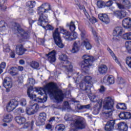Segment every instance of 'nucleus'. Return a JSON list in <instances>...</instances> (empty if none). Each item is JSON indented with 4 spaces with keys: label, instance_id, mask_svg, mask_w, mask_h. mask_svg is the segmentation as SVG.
Masks as SVG:
<instances>
[{
    "label": "nucleus",
    "instance_id": "nucleus-56",
    "mask_svg": "<svg viewBox=\"0 0 131 131\" xmlns=\"http://www.w3.org/2000/svg\"><path fill=\"white\" fill-rule=\"evenodd\" d=\"M117 6L119 8V9H125L124 7V6L119 4V3H117Z\"/></svg>",
    "mask_w": 131,
    "mask_h": 131
},
{
    "label": "nucleus",
    "instance_id": "nucleus-19",
    "mask_svg": "<svg viewBox=\"0 0 131 131\" xmlns=\"http://www.w3.org/2000/svg\"><path fill=\"white\" fill-rule=\"evenodd\" d=\"M16 52L17 55H19L20 56H22V55L25 53V52L27 51V49L24 48L22 44L17 45L16 47Z\"/></svg>",
    "mask_w": 131,
    "mask_h": 131
},
{
    "label": "nucleus",
    "instance_id": "nucleus-57",
    "mask_svg": "<svg viewBox=\"0 0 131 131\" xmlns=\"http://www.w3.org/2000/svg\"><path fill=\"white\" fill-rule=\"evenodd\" d=\"M94 38L95 41L97 43H99V37L98 36V35L97 34H94Z\"/></svg>",
    "mask_w": 131,
    "mask_h": 131
},
{
    "label": "nucleus",
    "instance_id": "nucleus-28",
    "mask_svg": "<svg viewBox=\"0 0 131 131\" xmlns=\"http://www.w3.org/2000/svg\"><path fill=\"white\" fill-rule=\"evenodd\" d=\"M8 73H9V74L12 76L18 75L19 73V72L18 71V68L16 67L10 68L9 70L8 71Z\"/></svg>",
    "mask_w": 131,
    "mask_h": 131
},
{
    "label": "nucleus",
    "instance_id": "nucleus-61",
    "mask_svg": "<svg viewBox=\"0 0 131 131\" xmlns=\"http://www.w3.org/2000/svg\"><path fill=\"white\" fill-rule=\"evenodd\" d=\"M24 69V68L22 66H18L17 68V70H19V71H23Z\"/></svg>",
    "mask_w": 131,
    "mask_h": 131
},
{
    "label": "nucleus",
    "instance_id": "nucleus-26",
    "mask_svg": "<svg viewBox=\"0 0 131 131\" xmlns=\"http://www.w3.org/2000/svg\"><path fill=\"white\" fill-rule=\"evenodd\" d=\"M98 71L100 74H106L108 71V68L105 64H101L98 67Z\"/></svg>",
    "mask_w": 131,
    "mask_h": 131
},
{
    "label": "nucleus",
    "instance_id": "nucleus-40",
    "mask_svg": "<svg viewBox=\"0 0 131 131\" xmlns=\"http://www.w3.org/2000/svg\"><path fill=\"white\" fill-rule=\"evenodd\" d=\"M55 129L56 131H63L65 129V125L63 124L57 125L55 127Z\"/></svg>",
    "mask_w": 131,
    "mask_h": 131
},
{
    "label": "nucleus",
    "instance_id": "nucleus-51",
    "mask_svg": "<svg viewBox=\"0 0 131 131\" xmlns=\"http://www.w3.org/2000/svg\"><path fill=\"white\" fill-rule=\"evenodd\" d=\"M119 117L121 119H125V112L121 113L119 114Z\"/></svg>",
    "mask_w": 131,
    "mask_h": 131
},
{
    "label": "nucleus",
    "instance_id": "nucleus-38",
    "mask_svg": "<svg viewBox=\"0 0 131 131\" xmlns=\"http://www.w3.org/2000/svg\"><path fill=\"white\" fill-rule=\"evenodd\" d=\"M123 4L125 9H129L131 7L130 2L128 0H123Z\"/></svg>",
    "mask_w": 131,
    "mask_h": 131
},
{
    "label": "nucleus",
    "instance_id": "nucleus-2",
    "mask_svg": "<svg viewBox=\"0 0 131 131\" xmlns=\"http://www.w3.org/2000/svg\"><path fill=\"white\" fill-rule=\"evenodd\" d=\"M82 59L83 61L80 63L82 73L78 77L82 78V81L87 84L88 85H90V84L93 85V82H92L93 78L90 76L83 75L86 74L89 70H90V67L92 66L93 62H94V57L88 55H84L82 56Z\"/></svg>",
    "mask_w": 131,
    "mask_h": 131
},
{
    "label": "nucleus",
    "instance_id": "nucleus-22",
    "mask_svg": "<svg viewBox=\"0 0 131 131\" xmlns=\"http://www.w3.org/2000/svg\"><path fill=\"white\" fill-rule=\"evenodd\" d=\"M33 93H34V91H33L32 88L31 87L28 88L27 91V95L29 98H30L31 100H34V101H37V99H36V95L34 94Z\"/></svg>",
    "mask_w": 131,
    "mask_h": 131
},
{
    "label": "nucleus",
    "instance_id": "nucleus-49",
    "mask_svg": "<svg viewBox=\"0 0 131 131\" xmlns=\"http://www.w3.org/2000/svg\"><path fill=\"white\" fill-rule=\"evenodd\" d=\"M16 111L18 114H21V113H24V109L21 107H19L16 110Z\"/></svg>",
    "mask_w": 131,
    "mask_h": 131
},
{
    "label": "nucleus",
    "instance_id": "nucleus-5",
    "mask_svg": "<svg viewBox=\"0 0 131 131\" xmlns=\"http://www.w3.org/2000/svg\"><path fill=\"white\" fill-rule=\"evenodd\" d=\"M113 104H114V102H113L111 98L107 97L105 99L103 108L106 111L102 112V116L106 119L112 117V113H113V110H114Z\"/></svg>",
    "mask_w": 131,
    "mask_h": 131
},
{
    "label": "nucleus",
    "instance_id": "nucleus-62",
    "mask_svg": "<svg viewBox=\"0 0 131 131\" xmlns=\"http://www.w3.org/2000/svg\"><path fill=\"white\" fill-rule=\"evenodd\" d=\"M19 63L20 65H24V64H25V61L23 59H20Z\"/></svg>",
    "mask_w": 131,
    "mask_h": 131
},
{
    "label": "nucleus",
    "instance_id": "nucleus-20",
    "mask_svg": "<svg viewBox=\"0 0 131 131\" xmlns=\"http://www.w3.org/2000/svg\"><path fill=\"white\" fill-rule=\"evenodd\" d=\"M115 124V121L111 120L106 123L105 126V130L106 131H111L114 128V125Z\"/></svg>",
    "mask_w": 131,
    "mask_h": 131
},
{
    "label": "nucleus",
    "instance_id": "nucleus-4",
    "mask_svg": "<svg viewBox=\"0 0 131 131\" xmlns=\"http://www.w3.org/2000/svg\"><path fill=\"white\" fill-rule=\"evenodd\" d=\"M67 26L69 27V29L72 33L66 30L63 28H61L60 32H61L63 35H65V39H67V40L70 41L76 39V38H77V34L74 32L76 29L74 22L71 21L70 24H67Z\"/></svg>",
    "mask_w": 131,
    "mask_h": 131
},
{
    "label": "nucleus",
    "instance_id": "nucleus-42",
    "mask_svg": "<svg viewBox=\"0 0 131 131\" xmlns=\"http://www.w3.org/2000/svg\"><path fill=\"white\" fill-rule=\"evenodd\" d=\"M125 47L128 54H131V41L126 42Z\"/></svg>",
    "mask_w": 131,
    "mask_h": 131
},
{
    "label": "nucleus",
    "instance_id": "nucleus-34",
    "mask_svg": "<svg viewBox=\"0 0 131 131\" xmlns=\"http://www.w3.org/2000/svg\"><path fill=\"white\" fill-rule=\"evenodd\" d=\"M92 107L91 104H88L85 105H81L79 103L77 104V108L78 110H81V109H90Z\"/></svg>",
    "mask_w": 131,
    "mask_h": 131
},
{
    "label": "nucleus",
    "instance_id": "nucleus-37",
    "mask_svg": "<svg viewBox=\"0 0 131 131\" xmlns=\"http://www.w3.org/2000/svg\"><path fill=\"white\" fill-rule=\"evenodd\" d=\"M85 16L87 17L88 19L90 21L92 24H94V23H96L97 22V18H96L95 17L92 16L91 18L90 17V15H89V13L85 14Z\"/></svg>",
    "mask_w": 131,
    "mask_h": 131
},
{
    "label": "nucleus",
    "instance_id": "nucleus-27",
    "mask_svg": "<svg viewBox=\"0 0 131 131\" xmlns=\"http://www.w3.org/2000/svg\"><path fill=\"white\" fill-rule=\"evenodd\" d=\"M15 121L18 124H24V123H25L26 122V119L25 117L21 116H18L15 117Z\"/></svg>",
    "mask_w": 131,
    "mask_h": 131
},
{
    "label": "nucleus",
    "instance_id": "nucleus-39",
    "mask_svg": "<svg viewBox=\"0 0 131 131\" xmlns=\"http://www.w3.org/2000/svg\"><path fill=\"white\" fill-rule=\"evenodd\" d=\"M44 95L45 96H43L42 98H37V100H38V103H45V102H47V100H48V97L46 94Z\"/></svg>",
    "mask_w": 131,
    "mask_h": 131
},
{
    "label": "nucleus",
    "instance_id": "nucleus-11",
    "mask_svg": "<svg viewBox=\"0 0 131 131\" xmlns=\"http://www.w3.org/2000/svg\"><path fill=\"white\" fill-rule=\"evenodd\" d=\"M38 108V105L36 103H34L33 105H31L29 107L26 108V113L28 115H33V114L37 112Z\"/></svg>",
    "mask_w": 131,
    "mask_h": 131
},
{
    "label": "nucleus",
    "instance_id": "nucleus-47",
    "mask_svg": "<svg viewBox=\"0 0 131 131\" xmlns=\"http://www.w3.org/2000/svg\"><path fill=\"white\" fill-rule=\"evenodd\" d=\"M6 25H7V23L5 21L1 20L0 21V28H5Z\"/></svg>",
    "mask_w": 131,
    "mask_h": 131
},
{
    "label": "nucleus",
    "instance_id": "nucleus-48",
    "mask_svg": "<svg viewBox=\"0 0 131 131\" xmlns=\"http://www.w3.org/2000/svg\"><path fill=\"white\" fill-rule=\"evenodd\" d=\"M90 100L91 102H93L94 103H96V102H97L98 103V100H97V96L95 95L91 96Z\"/></svg>",
    "mask_w": 131,
    "mask_h": 131
},
{
    "label": "nucleus",
    "instance_id": "nucleus-12",
    "mask_svg": "<svg viewBox=\"0 0 131 131\" xmlns=\"http://www.w3.org/2000/svg\"><path fill=\"white\" fill-rule=\"evenodd\" d=\"M18 105H19V103L16 99H12L7 106V111L8 112H11V111L16 109V107L18 106Z\"/></svg>",
    "mask_w": 131,
    "mask_h": 131
},
{
    "label": "nucleus",
    "instance_id": "nucleus-46",
    "mask_svg": "<svg viewBox=\"0 0 131 131\" xmlns=\"http://www.w3.org/2000/svg\"><path fill=\"white\" fill-rule=\"evenodd\" d=\"M131 113L130 112H125V119H130Z\"/></svg>",
    "mask_w": 131,
    "mask_h": 131
},
{
    "label": "nucleus",
    "instance_id": "nucleus-54",
    "mask_svg": "<svg viewBox=\"0 0 131 131\" xmlns=\"http://www.w3.org/2000/svg\"><path fill=\"white\" fill-rule=\"evenodd\" d=\"M5 68H6V62H2L0 64V69H2L3 70V69H5Z\"/></svg>",
    "mask_w": 131,
    "mask_h": 131
},
{
    "label": "nucleus",
    "instance_id": "nucleus-9",
    "mask_svg": "<svg viewBox=\"0 0 131 131\" xmlns=\"http://www.w3.org/2000/svg\"><path fill=\"white\" fill-rule=\"evenodd\" d=\"M53 36L56 45L60 49L64 48V45L62 42V39H61V36H60V33L59 32V29L58 28L53 32Z\"/></svg>",
    "mask_w": 131,
    "mask_h": 131
},
{
    "label": "nucleus",
    "instance_id": "nucleus-63",
    "mask_svg": "<svg viewBox=\"0 0 131 131\" xmlns=\"http://www.w3.org/2000/svg\"><path fill=\"white\" fill-rule=\"evenodd\" d=\"M34 12V11L33 10V9H32V8H30L28 10V12L29 13V14H32Z\"/></svg>",
    "mask_w": 131,
    "mask_h": 131
},
{
    "label": "nucleus",
    "instance_id": "nucleus-24",
    "mask_svg": "<svg viewBox=\"0 0 131 131\" xmlns=\"http://www.w3.org/2000/svg\"><path fill=\"white\" fill-rule=\"evenodd\" d=\"M117 129H119L120 131H127V124L124 122H121L117 124Z\"/></svg>",
    "mask_w": 131,
    "mask_h": 131
},
{
    "label": "nucleus",
    "instance_id": "nucleus-33",
    "mask_svg": "<svg viewBox=\"0 0 131 131\" xmlns=\"http://www.w3.org/2000/svg\"><path fill=\"white\" fill-rule=\"evenodd\" d=\"M36 5V2L34 1H29L26 3L27 7H29L30 9H33Z\"/></svg>",
    "mask_w": 131,
    "mask_h": 131
},
{
    "label": "nucleus",
    "instance_id": "nucleus-8",
    "mask_svg": "<svg viewBox=\"0 0 131 131\" xmlns=\"http://www.w3.org/2000/svg\"><path fill=\"white\" fill-rule=\"evenodd\" d=\"M88 36L86 31L84 30H82L81 31V38L83 40L82 45L85 47L86 50H91L92 49V45L90 43V40L86 38Z\"/></svg>",
    "mask_w": 131,
    "mask_h": 131
},
{
    "label": "nucleus",
    "instance_id": "nucleus-13",
    "mask_svg": "<svg viewBox=\"0 0 131 131\" xmlns=\"http://www.w3.org/2000/svg\"><path fill=\"white\" fill-rule=\"evenodd\" d=\"M3 84V86L6 89L7 93H9L10 89L12 86V80L10 77H7L4 79Z\"/></svg>",
    "mask_w": 131,
    "mask_h": 131
},
{
    "label": "nucleus",
    "instance_id": "nucleus-55",
    "mask_svg": "<svg viewBox=\"0 0 131 131\" xmlns=\"http://www.w3.org/2000/svg\"><path fill=\"white\" fill-rule=\"evenodd\" d=\"M80 10H82L85 15V14L88 13V12H86V10L85 9V8L84 7V6H80L79 7Z\"/></svg>",
    "mask_w": 131,
    "mask_h": 131
},
{
    "label": "nucleus",
    "instance_id": "nucleus-18",
    "mask_svg": "<svg viewBox=\"0 0 131 131\" xmlns=\"http://www.w3.org/2000/svg\"><path fill=\"white\" fill-rule=\"evenodd\" d=\"M93 86L92 84L90 85H88L86 83H83L82 82H80L79 84V87L80 90L82 91H86V93L91 94V88Z\"/></svg>",
    "mask_w": 131,
    "mask_h": 131
},
{
    "label": "nucleus",
    "instance_id": "nucleus-35",
    "mask_svg": "<svg viewBox=\"0 0 131 131\" xmlns=\"http://www.w3.org/2000/svg\"><path fill=\"white\" fill-rule=\"evenodd\" d=\"M116 108L120 110H126V104L123 103H119L116 105Z\"/></svg>",
    "mask_w": 131,
    "mask_h": 131
},
{
    "label": "nucleus",
    "instance_id": "nucleus-16",
    "mask_svg": "<svg viewBox=\"0 0 131 131\" xmlns=\"http://www.w3.org/2000/svg\"><path fill=\"white\" fill-rule=\"evenodd\" d=\"M114 16L118 18V19H123L126 16V11L124 10H117L113 12Z\"/></svg>",
    "mask_w": 131,
    "mask_h": 131
},
{
    "label": "nucleus",
    "instance_id": "nucleus-21",
    "mask_svg": "<svg viewBox=\"0 0 131 131\" xmlns=\"http://www.w3.org/2000/svg\"><path fill=\"white\" fill-rule=\"evenodd\" d=\"M98 18L102 22L108 24L110 22V19L106 14H99L98 15Z\"/></svg>",
    "mask_w": 131,
    "mask_h": 131
},
{
    "label": "nucleus",
    "instance_id": "nucleus-50",
    "mask_svg": "<svg viewBox=\"0 0 131 131\" xmlns=\"http://www.w3.org/2000/svg\"><path fill=\"white\" fill-rule=\"evenodd\" d=\"M112 5H113V2H112L111 0H110L105 3V7H111Z\"/></svg>",
    "mask_w": 131,
    "mask_h": 131
},
{
    "label": "nucleus",
    "instance_id": "nucleus-60",
    "mask_svg": "<svg viewBox=\"0 0 131 131\" xmlns=\"http://www.w3.org/2000/svg\"><path fill=\"white\" fill-rule=\"evenodd\" d=\"M15 52H14V51H12L11 53H10V57L11 58H15Z\"/></svg>",
    "mask_w": 131,
    "mask_h": 131
},
{
    "label": "nucleus",
    "instance_id": "nucleus-23",
    "mask_svg": "<svg viewBox=\"0 0 131 131\" xmlns=\"http://www.w3.org/2000/svg\"><path fill=\"white\" fill-rule=\"evenodd\" d=\"M103 80L104 83H109V84L114 83V77L112 76L106 75L104 77Z\"/></svg>",
    "mask_w": 131,
    "mask_h": 131
},
{
    "label": "nucleus",
    "instance_id": "nucleus-3",
    "mask_svg": "<svg viewBox=\"0 0 131 131\" xmlns=\"http://www.w3.org/2000/svg\"><path fill=\"white\" fill-rule=\"evenodd\" d=\"M51 5L50 4H42L37 8V14L39 15L38 25H40L45 28L46 30H54V27L51 25H47L45 26V24L48 23L49 19H48V15H45V13H49V11H51ZM45 23V24H43Z\"/></svg>",
    "mask_w": 131,
    "mask_h": 131
},
{
    "label": "nucleus",
    "instance_id": "nucleus-14",
    "mask_svg": "<svg viewBox=\"0 0 131 131\" xmlns=\"http://www.w3.org/2000/svg\"><path fill=\"white\" fill-rule=\"evenodd\" d=\"M102 104H103V100L102 99L98 100L97 103L93 107V114L97 115V114L99 113L100 111L102 108Z\"/></svg>",
    "mask_w": 131,
    "mask_h": 131
},
{
    "label": "nucleus",
    "instance_id": "nucleus-45",
    "mask_svg": "<svg viewBox=\"0 0 131 131\" xmlns=\"http://www.w3.org/2000/svg\"><path fill=\"white\" fill-rule=\"evenodd\" d=\"M28 82L30 86H32V85L35 84V80L32 78H30L28 80Z\"/></svg>",
    "mask_w": 131,
    "mask_h": 131
},
{
    "label": "nucleus",
    "instance_id": "nucleus-10",
    "mask_svg": "<svg viewBox=\"0 0 131 131\" xmlns=\"http://www.w3.org/2000/svg\"><path fill=\"white\" fill-rule=\"evenodd\" d=\"M15 25L17 27V31L20 35V37L23 39H28L30 37V35L29 33L26 32L21 28V26L18 23H15Z\"/></svg>",
    "mask_w": 131,
    "mask_h": 131
},
{
    "label": "nucleus",
    "instance_id": "nucleus-64",
    "mask_svg": "<svg viewBox=\"0 0 131 131\" xmlns=\"http://www.w3.org/2000/svg\"><path fill=\"white\" fill-rule=\"evenodd\" d=\"M49 122H52V121H55V117H51L49 120Z\"/></svg>",
    "mask_w": 131,
    "mask_h": 131
},
{
    "label": "nucleus",
    "instance_id": "nucleus-29",
    "mask_svg": "<svg viewBox=\"0 0 131 131\" xmlns=\"http://www.w3.org/2000/svg\"><path fill=\"white\" fill-rule=\"evenodd\" d=\"M47 119V114L46 113H41L39 115L38 120L41 122V124H43L45 123V121H46Z\"/></svg>",
    "mask_w": 131,
    "mask_h": 131
},
{
    "label": "nucleus",
    "instance_id": "nucleus-7",
    "mask_svg": "<svg viewBox=\"0 0 131 131\" xmlns=\"http://www.w3.org/2000/svg\"><path fill=\"white\" fill-rule=\"evenodd\" d=\"M59 59L61 61H63L64 62H63V64H63L62 67L66 69V71L68 72H71L73 67L71 64V62L68 61V57H67V55L66 54H61L59 56Z\"/></svg>",
    "mask_w": 131,
    "mask_h": 131
},
{
    "label": "nucleus",
    "instance_id": "nucleus-44",
    "mask_svg": "<svg viewBox=\"0 0 131 131\" xmlns=\"http://www.w3.org/2000/svg\"><path fill=\"white\" fill-rule=\"evenodd\" d=\"M97 5V7L99 8H104L105 7V2L104 1H98Z\"/></svg>",
    "mask_w": 131,
    "mask_h": 131
},
{
    "label": "nucleus",
    "instance_id": "nucleus-1",
    "mask_svg": "<svg viewBox=\"0 0 131 131\" xmlns=\"http://www.w3.org/2000/svg\"><path fill=\"white\" fill-rule=\"evenodd\" d=\"M35 89L36 93H37L38 95H40L41 96L45 95L43 93L47 91L50 96H53L54 97V99L57 103L62 102L63 99H64L63 91L58 89V85L56 83L50 82L47 84L45 88L40 87L35 88Z\"/></svg>",
    "mask_w": 131,
    "mask_h": 131
},
{
    "label": "nucleus",
    "instance_id": "nucleus-43",
    "mask_svg": "<svg viewBox=\"0 0 131 131\" xmlns=\"http://www.w3.org/2000/svg\"><path fill=\"white\" fill-rule=\"evenodd\" d=\"M64 119L66 121H72V122H73V118L72 117V116L71 115H66L64 116Z\"/></svg>",
    "mask_w": 131,
    "mask_h": 131
},
{
    "label": "nucleus",
    "instance_id": "nucleus-15",
    "mask_svg": "<svg viewBox=\"0 0 131 131\" xmlns=\"http://www.w3.org/2000/svg\"><path fill=\"white\" fill-rule=\"evenodd\" d=\"M122 26L125 29L131 31V18L127 17L122 20Z\"/></svg>",
    "mask_w": 131,
    "mask_h": 131
},
{
    "label": "nucleus",
    "instance_id": "nucleus-41",
    "mask_svg": "<svg viewBox=\"0 0 131 131\" xmlns=\"http://www.w3.org/2000/svg\"><path fill=\"white\" fill-rule=\"evenodd\" d=\"M123 38L127 40H131V32L125 33L123 34Z\"/></svg>",
    "mask_w": 131,
    "mask_h": 131
},
{
    "label": "nucleus",
    "instance_id": "nucleus-36",
    "mask_svg": "<svg viewBox=\"0 0 131 131\" xmlns=\"http://www.w3.org/2000/svg\"><path fill=\"white\" fill-rule=\"evenodd\" d=\"M30 66L33 69H38L39 68V63L36 61H32L30 63Z\"/></svg>",
    "mask_w": 131,
    "mask_h": 131
},
{
    "label": "nucleus",
    "instance_id": "nucleus-32",
    "mask_svg": "<svg viewBox=\"0 0 131 131\" xmlns=\"http://www.w3.org/2000/svg\"><path fill=\"white\" fill-rule=\"evenodd\" d=\"M107 50L108 53H110V55L112 56V57H113L115 62H116V63H117L119 65V64H120V62L118 61V59H117V58L116 57V56H115V54H114V53H113V51H112V50L109 47L107 48Z\"/></svg>",
    "mask_w": 131,
    "mask_h": 131
},
{
    "label": "nucleus",
    "instance_id": "nucleus-31",
    "mask_svg": "<svg viewBox=\"0 0 131 131\" xmlns=\"http://www.w3.org/2000/svg\"><path fill=\"white\" fill-rule=\"evenodd\" d=\"M79 49H80V45L79 44V42H75L73 44L72 53H73L74 54L77 53V52L79 51Z\"/></svg>",
    "mask_w": 131,
    "mask_h": 131
},
{
    "label": "nucleus",
    "instance_id": "nucleus-25",
    "mask_svg": "<svg viewBox=\"0 0 131 131\" xmlns=\"http://www.w3.org/2000/svg\"><path fill=\"white\" fill-rule=\"evenodd\" d=\"M123 32V29L121 27H116L113 32V35L114 36H121Z\"/></svg>",
    "mask_w": 131,
    "mask_h": 131
},
{
    "label": "nucleus",
    "instance_id": "nucleus-6",
    "mask_svg": "<svg viewBox=\"0 0 131 131\" xmlns=\"http://www.w3.org/2000/svg\"><path fill=\"white\" fill-rule=\"evenodd\" d=\"M71 125L76 129H84L86 127L85 119L81 117H78L71 123Z\"/></svg>",
    "mask_w": 131,
    "mask_h": 131
},
{
    "label": "nucleus",
    "instance_id": "nucleus-17",
    "mask_svg": "<svg viewBox=\"0 0 131 131\" xmlns=\"http://www.w3.org/2000/svg\"><path fill=\"white\" fill-rule=\"evenodd\" d=\"M46 57L48 61L50 63H54L56 61V51L53 50L52 51L49 53L48 54H46Z\"/></svg>",
    "mask_w": 131,
    "mask_h": 131
},
{
    "label": "nucleus",
    "instance_id": "nucleus-52",
    "mask_svg": "<svg viewBox=\"0 0 131 131\" xmlns=\"http://www.w3.org/2000/svg\"><path fill=\"white\" fill-rule=\"evenodd\" d=\"M26 104H27L26 99L24 98L21 99L20 100V105L21 106H26Z\"/></svg>",
    "mask_w": 131,
    "mask_h": 131
},
{
    "label": "nucleus",
    "instance_id": "nucleus-30",
    "mask_svg": "<svg viewBox=\"0 0 131 131\" xmlns=\"http://www.w3.org/2000/svg\"><path fill=\"white\" fill-rule=\"evenodd\" d=\"M13 120V116L11 114H6L3 116V121L4 122H11Z\"/></svg>",
    "mask_w": 131,
    "mask_h": 131
},
{
    "label": "nucleus",
    "instance_id": "nucleus-53",
    "mask_svg": "<svg viewBox=\"0 0 131 131\" xmlns=\"http://www.w3.org/2000/svg\"><path fill=\"white\" fill-rule=\"evenodd\" d=\"M106 90V88L103 85L100 86V89H99V93H104Z\"/></svg>",
    "mask_w": 131,
    "mask_h": 131
},
{
    "label": "nucleus",
    "instance_id": "nucleus-58",
    "mask_svg": "<svg viewBox=\"0 0 131 131\" xmlns=\"http://www.w3.org/2000/svg\"><path fill=\"white\" fill-rule=\"evenodd\" d=\"M5 3H6V0H3L0 3V7L1 9H4V4H5Z\"/></svg>",
    "mask_w": 131,
    "mask_h": 131
},
{
    "label": "nucleus",
    "instance_id": "nucleus-59",
    "mask_svg": "<svg viewBox=\"0 0 131 131\" xmlns=\"http://www.w3.org/2000/svg\"><path fill=\"white\" fill-rule=\"evenodd\" d=\"M46 128L47 129H52V125H51L50 124H48L46 125Z\"/></svg>",
    "mask_w": 131,
    "mask_h": 131
}]
</instances>
